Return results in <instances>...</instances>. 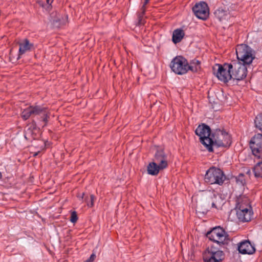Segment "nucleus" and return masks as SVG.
<instances>
[{"instance_id": "obj_28", "label": "nucleus", "mask_w": 262, "mask_h": 262, "mask_svg": "<svg viewBox=\"0 0 262 262\" xmlns=\"http://www.w3.org/2000/svg\"><path fill=\"white\" fill-rule=\"evenodd\" d=\"M78 219L77 212L75 211H73L71 214L70 221L73 223H75L77 221Z\"/></svg>"}, {"instance_id": "obj_33", "label": "nucleus", "mask_w": 262, "mask_h": 262, "mask_svg": "<svg viewBox=\"0 0 262 262\" xmlns=\"http://www.w3.org/2000/svg\"><path fill=\"white\" fill-rule=\"evenodd\" d=\"M138 24L139 26L142 25L144 24L143 17H138Z\"/></svg>"}, {"instance_id": "obj_26", "label": "nucleus", "mask_w": 262, "mask_h": 262, "mask_svg": "<svg viewBox=\"0 0 262 262\" xmlns=\"http://www.w3.org/2000/svg\"><path fill=\"white\" fill-rule=\"evenodd\" d=\"M95 199L96 198L94 194H91L90 198H89V196L86 195L85 196L83 202L86 203V205L88 207L91 208L94 206V203Z\"/></svg>"}, {"instance_id": "obj_20", "label": "nucleus", "mask_w": 262, "mask_h": 262, "mask_svg": "<svg viewBox=\"0 0 262 262\" xmlns=\"http://www.w3.org/2000/svg\"><path fill=\"white\" fill-rule=\"evenodd\" d=\"M252 207L249 204V200L245 198L243 199L242 198H237L236 200L235 209L236 211H241V210H246L247 209H251Z\"/></svg>"}, {"instance_id": "obj_15", "label": "nucleus", "mask_w": 262, "mask_h": 262, "mask_svg": "<svg viewBox=\"0 0 262 262\" xmlns=\"http://www.w3.org/2000/svg\"><path fill=\"white\" fill-rule=\"evenodd\" d=\"M18 45L19 46L18 58L20 57V55L25 54L26 52L31 51L35 49L34 44L31 43L27 38H25L21 42H19Z\"/></svg>"}, {"instance_id": "obj_31", "label": "nucleus", "mask_w": 262, "mask_h": 262, "mask_svg": "<svg viewBox=\"0 0 262 262\" xmlns=\"http://www.w3.org/2000/svg\"><path fill=\"white\" fill-rule=\"evenodd\" d=\"M96 257V255L94 253H93L88 259L90 261V262H93Z\"/></svg>"}, {"instance_id": "obj_25", "label": "nucleus", "mask_w": 262, "mask_h": 262, "mask_svg": "<svg viewBox=\"0 0 262 262\" xmlns=\"http://www.w3.org/2000/svg\"><path fill=\"white\" fill-rule=\"evenodd\" d=\"M254 124L255 127L258 128L262 133V114H259L256 116L254 119Z\"/></svg>"}, {"instance_id": "obj_22", "label": "nucleus", "mask_w": 262, "mask_h": 262, "mask_svg": "<svg viewBox=\"0 0 262 262\" xmlns=\"http://www.w3.org/2000/svg\"><path fill=\"white\" fill-rule=\"evenodd\" d=\"M187 72L190 70L193 73H196L199 72L201 69V62L198 60H196L195 59L192 60L190 64H188L187 62Z\"/></svg>"}, {"instance_id": "obj_1", "label": "nucleus", "mask_w": 262, "mask_h": 262, "mask_svg": "<svg viewBox=\"0 0 262 262\" xmlns=\"http://www.w3.org/2000/svg\"><path fill=\"white\" fill-rule=\"evenodd\" d=\"M238 61H232L231 79L241 81L247 75L246 65L250 64L255 58L252 54V49L246 44L238 45L236 48Z\"/></svg>"}, {"instance_id": "obj_32", "label": "nucleus", "mask_w": 262, "mask_h": 262, "mask_svg": "<svg viewBox=\"0 0 262 262\" xmlns=\"http://www.w3.org/2000/svg\"><path fill=\"white\" fill-rule=\"evenodd\" d=\"M77 196L78 198H79L80 200H83V201L84 200V198H85V193L84 192H83L81 194H80V193H78L77 195Z\"/></svg>"}, {"instance_id": "obj_5", "label": "nucleus", "mask_w": 262, "mask_h": 262, "mask_svg": "<svg viewBox=\"0 0 262 262\" xmlns=\"http://www.w3.org/2000/svg\"><path fill=\"white\" fill-rule=\"evenodd\" d=\"M231 62L216 64L213 68L214 74L220 81L226 83L231 79Z\"/></svg>"}, {"instance_id": "obj_14", "label": "nucleus", "mask_w": 262, "mask_h": 262, "mask_svg": "<svg viewBox=\"0 0 262 262\" xmlns=\"http://www.w3.org/2000/svg\"><path fill=\"white\" fill-rule=\"evenodd\" d=\"M238 250L242 254H252L255 252V249L249 241H244L239 243Z\"/></svg>"}, {"instance_id": "obj_27", "label": "nucleus", "mask_w": 262, "mask_h": 262, "mask_svg": "<svg viewBox=\"0 0 262 262\" xmlns=\"http://www.w3.org/2000/svg\"><path fill=\"white\" fill-rule=\"evenodd\" d=\"M235 178L237 183H239L241 185L243 186L246 183L245 175L244 173H239L238 176H237Z\"/></svg>"}, {"instance_id": "obj_10", "label": "nucleus", "mask_w": 262, "mask_h": 262, "mask_svg": "<svg viewBox=\"0 0 262 262\" xmlns=\"http://www.w3.org/2000/svg\"><path fill=\"white\" fill-rule=\"evenodd\" d=\"M192 11L196 17L202 20H206L209 15V8L205 2L196 3L192 7Z\"/></svg>"}, {"instance_id": "obj_29", "label": "nucleus", "mask_w": 262, "mask_h": 262, "mask_svg": "<svg viewBox=\"0 0 262 262\" xmlns=\"http://www.w3.org/2000/svg\"><path fill=\"white\" fill-rule=\"evenodd\" d=\"M52 24L55 27L59 28L62 25V23H61L60 19L57 18L53 19Z\"/></svg>"}, {"instance_id": "obj_24", "label": "nucleus", "mask_w": 262, "mask_h": 262, "mask_svg": "<svg viewBox=\"0 0 262 262\" xmlns=\"http://www.w3.org/2000/svg\"><path fill=\"white\" fill-rule=\"evenodd\" d=\"M259 162H258L253 168V171L254 176L258 178H262V166Z\"/></svg>"}, {"instance_id": "obj_13", "label": "nucleus", "mask_w": 262, "mask_h": 262, "mask_svg": "<svg viewBox=\"0 0 262 262\" xmlns=\"http://www.w3.org/2000/svg\"><path fill=\"white\" fill-rule=\"evenodd\" d=\"M154 161L161 167L166 168L168 166L167 155L163 148L157 149L154 155Z\"/></svg>"}, {"instance_id": "obj_4", "label": "nucleus", "mask_w": 262, "mask_h": 262, "mask_svg": "<svg viewBox=\"0 0 262 262\" xmlns=\"http://www.w3.org/2000/svg\"><path fill=\"white\" fill-rule=\"evenodd\" d=\"M226 179V176L223 171L219 168L211 166L206 171L204 180L209 184L222 185Z\"/></svg>"}, {"instance_id": "obj_8", "label": "nucleus", "mask_w": 262, "mask_h": 262, "mask_svg": "<svg viewBox=\"0 0 262 262\" xmlns=\"http://www.w3.org/2000/svg\"><path fill=\"white\" fill-rule=\"evenodd\" d=\"M249 145L253 155L257 159L262 158V134H255L250 139Z\"/></svg>"}, {"instance_id": "obj_38", "label": "nucleus", "mask_w": 262, "mask_h": 262, "mask_svg": "<svg viewBox=\"0 0 262 262\" xmlns=\"http://www.w3.org/2000/svg\"><path fill=\"white\" fill-rule=\"evenodd\" d=\"M250 172V170H249L248 171V172H247V173H249Z\"/></svg>"}, {"instance_id": "obj_23", "label": "nucleus", "mask_w": 262, "mask_h": 262, "mask_svg": "<svg viewBox=\"0 0 262 262\" xmlns=\"http://www.w3.org/2000/svg\"><path fill=\"white\" fill-rule=\"evenodd\" d=\"M222 198L220 196H217L215 194H213V196L211 198V204L212 208L218 209V206L222 205Z\"/></svg>"}, {"instance_id": "obj_34", "label": "nucleus", "mask_w": 262, "mask_h": 262, "mask_svg": "<svg viewBox=\"0 0 262 262\" xmlns=\"http://www.w3.org/2000/svg\"><path fill=\"white\" fill-rule=\"evenodd\" d=\"M149 1V0H144L143 5L142 6H144V7H146L145 6L148 3Z\"/></svg>"}, {"instance_id": "obj_19", "label": "nucleus", "mask_w": 262, "mask_h": 262, "mask_svg": "<svg viewBox=\"0 0 262 262\" xmlns=\"http://www.w3.org/2000/svg\"><path fill=\"white\" fill-rule=\"evenodd\" d=\"M164 168L161 167L159 164H157L155 161L150 162L147 166V173L151 176H157L159 173L160 170Z\"/></svg>"}, {"instance_id": "obj_11", "label": "nucleus", "mask_w": 262, "mask_h": 262, "mask_svg": "<svg viewBox=\"0 0 262 262\" xmlns=\"http://www.w3.org/2000/svg\"><path fill=\"white\" fill-rule=\"evenodd\" d=\"M40 136V129L37 127L36 122L34 119L28 123L24 132V137L27 140H36Z\"/></svg>"}, {"instance_id": "obj_2", "label": "nucleus", "mask_w": 262, "mask_h": 262, "mask_svg": "<svg viewBox=\"0 0 262 262\" xmlns=\"http://www.w3.org/2000/svg\"><path fill=\"white\" fill-rule=\"evenodd\" d=\"M232 143L231 137L224 129L219 128L215 129L211 135V139L207 144V149L208 151H214L213 147L216 148H229Z\"/></svg>"}, {"instance_id": "obj_6", "label": "nucleus", "mask_w": 262, "mask_h": 262, "mask_svg": "<svg viewBox=\"0 0 262 262\" xmlns=\"http://www.w3.org/2000/svg\"><path fill=\"white\" fill-rule=\"evenodd\" d=\"M204 262H222L225 258V254L221 250H215L213 247L207 248L203 253Z\"/></svg>"}, {"instance_id": "obj_36", "label": "nucleus", "mask_w": 262, "mask_h": 262, "mask_svg": "<svg viewBox=\"0 0 262 262\" xmlns=\"http://www.w3.org/2000/svg\"><path fill=\"white\" fill-rule=\"evenodd\" d=\"M2 173L0 172V179H2Z\"/></svg>"}, {"instance_id": "obj_30", "label": "nucleus", "mask_w": 262, "mask_h": 262, "mask_svg": "<svg viewBox=\"0 0 262 262\" xmlns=\"http://www.w3.org/2000/svg\"><path fill=\"white\" fill-rule=\"evenodd\" d=\"M146 11V7L144 6H142L141 8V12H139L138 14V17H143L144 15L145 14Z\"/></svg>"}, {"instance_id": "obj_3", "label": "nucleus", "mask_w": 262, "mask_h": 262, "mask_svg": "<svg viewBox=\"0 0 262 262\" xmlns=\"http://www.w3.org/2000/svg\"><path fill=\"white\" fill-rule=\"evenodd\" d=\"M206 236L210 241L217 243L220 246L227 245L230 241L228 233L220 226H216L208 231Z\"/></svg>"}, {"instance_id": "obj_7", "label": "nucleus", "mask_w": 262, "mask_h": 262, "mask_svg": "<svg viewBox=\"0 0 262 262\" xmlns=\"http://www.w3.org/2000/svg\"><path fill=\"white\" fill-rule=\"evenodd\" d=\"M187 60L182 56H177L171 60L170 67L176 74L183 75L187 73Z\"/></svg>"}, {"instance_id": "obj_16", "label": "nucleus", "mask_w": 262, "mask_h": 262, "mask_svg": "<svg viewBox=\"0 0 262 262\" xmlns=\"http://www.w3.org/2000/svg\"><path fill=\"white\" fill-rule=\"evenodd\" d=\"M236 215L239 221L242 222H248L252 218L253 212L251 209H247L245 210L236 211Z\"/></svg>"}, {"instance_id": "obj_35", "label": "nucleus", "mask_w": 262, "mask_h": 262, "mask_svg": "<svg viewBox=\"0 0 262 262\" xmlns=\"http://www.w3.org/2000/svg\"><path fill=\"white\" fill-rule=\"evenodd\" d=\"M54 0H47V3L48 4H50L51 5L52 2H53Z\"/></svg>"}, {"instance_id": "obj_37", "label": "nucleus", "mask_w": 262, "mask_h": 262, "mask_svg": "<svg viewBox=\"0 0 262 262\" xmlns=\"http://www.w3.org/2000/svg\"><path fill=\"white\" fill-rule=\"evenodd\" d=\"M259 163L260 164H261L260 165H261V166H262V161H261V162H259Z\"/></svg>"}, {"instance_id": "obj_9", "label": "nucleus", "mask_w": 262, "mask_h": 262, "mask_svg": "<svg viewBox=\"0 0 262 262\" xmlns=\"http://www.w3.org/2000/svg\"><path fill=\"white\" fill-rule=\"evenodd\" d=\"M212 133L210 127L204 123L199 125L195 130V134L200 137V142L206 148Z\"/></svg>"}, {"instance_id": "obj_21", "label": "nucleus", "mask_w": 262, "mask_h": 262, "mask_svg": "<svg viewBox=\"0 0 262 262\" xmlns=\"http://www.w3.org/2000/svg\"><path fill=\"white\" fill-rule=\"evenodd\" d=\"M185 36V32L182 29L174 30L172 33V41L176 44L181 41Z\"/></svg>"}, {"instance_id": "obj_12", "label": "nucleus", "mask_w": 262, "mask_h": 262, "mask_svg": "<svg viewBox=\"0 0 262 262\" xmlns=\"http://www.w3.org/2000/svg\"><path fill=\"white\" fill-rule=\"evenodd\" d=\"M42 106L38 105H30L21 113V117L24 120H27L30 117H36V115L42 113Z\"/></svg>"}, {"instance_id": "obj_18", "label": "nucleus", "mask_w": 262, "mask_h": 262, "mask_svg": "<svg viewBox=\"0 0 262 262\" xmlns=\"http://www.w3.org/2000/svg\"><path fill=\"white\" fill-rule=\"evenodd\" d=\"M42 109L43 110L42 113L36 115V119L38 120L39 122H42V127H44L46 126L48 123L50 114L47 107L42 106Z\"/></svg>"}, {"instance_id": "obj_17", "label": "nucleus", "mask_w": 262, "mask_h": 262, "mask_svg": "<svg viewBox=\"0 0 262 262\" xmlns=\"http://www.w3.org/2000/svg\"><path fill=\"white\" fill-rule=\"evenodd\" d=\"M215 17L220 21L227 19L230 16V13L226 7H221L218 8L214 12Z\"/></svg>"}]
</instances>
